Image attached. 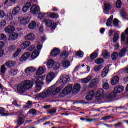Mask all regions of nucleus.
Segmentation results:
<instances>
[{
    "label": "nucleus",
    "instance_id": "obj_16",
    "mask_svg": "<svg viewBox=\"0 0 128 128\" xmlns=\"http://www.w3.org/2000/svg\"><path fill=\"white\" fill-rule=\"evenodd\" d=\"M80 90V85L77 84L75 85L73 88L72 92L74 94H78Z\"/></svg>",
    "mask_w": 128,
    "mask_h": 128
},
{
    "label": "nucleus",
    "instance_id": "obj_31",
    "mask_svg": "<svg viewBox=\"0 0 128 128\" xmlns=\"http://www.w3.org/2000/svg\"><path fill=\"white\" fill-rule=\"evenodd\" d=\"M0 114H1L2 116H10V114L8 113H4L6 112V110H4V108H2L0 107Z\"/></svg>",
    "mask_w": 128,
    "mask_h": 128
},
{
    "label": "nucleus",
    "instance_id": "obj_64",
    "mask_svg": "<svg viewBox=\"0 0 128 128\" xmlns=\"http://www.w3.org/2000/svg\"><path fill=\"white\" fill-rule=\"evenodd\" d=\"M30 114H33V116H35V114H36V111L35 110H30Z\"/></svg>",
    "mask_w": 128,
    "mask_h": 128
},
{
    "label": "nucleus",
    "instance_id": "obj_52",
    "mask_svg": "<svg viewBox=\"0 0 128 128\" xmlns=\"http://www.w3.org/2000/svg\"><path fill=\"white\" fill-rule=\"evenodd\" d=\"M22 52V50L20 49H18L16 52L14 54V58H18V56H20V54Z\"/></svg>",
    "mask_w": 128,
    "mask_h": 128
},
{
    "label": "nucleus",
    "instance_id": "obj_33",
    "mask_svg": "<svg viewBox=\"0 0 128 128\" xmlns=\"http://www.w3.org/2000/svg\"><path fill=\"white\" fill-rule=\"evenodd\" d=\"M6 70H8V68H6V65L4 64L1 66L0 68V72L2 74H6Z\"/></svg>",
    "mask_w": 128,
    "mask_h": 128
},
{
    "label": "nucleus",
    "instance_id": "obj_36",
    "mask_svg": "<svg viewBox=\"0 0 128 128\" xmlns=\"http://www.w3.org/2000/svg\"><path fill=\"white\" fill-rule=\"evenodd\" d=\"M102 56L104 58L108 59L110 58V54L108 52V51L105 50L103 52Z\"/></svg>",
    "mask_w": 128,
    "mask_h": 128
},
{
    "label": "nucleus",
    "instance_id": "obj_27",
    "mask_svg": "<svg viewBox=\"0 0 128 128\" xmlns=\"http://www.w3.org/2000/svg\"><path fill=\"white\" fill-rule=\"evenodd\" d=\"M54 66V61L52 60H49L47 63L48 68H52Z\"/></svg>",
    "mask_w": 128,
    "mask_h": 128
},
{
    "label": "nucleus",
    "instance_id": "obj_51",
    "mask_svg": "<svg viewBox=\"0 0 128 128\" xmlns=\"http://www.w3.org/2000/svg\"><path fill=\"white\" fill-rule=\"evenodd\" d=\"M48 114H56V108L50 109L48 111Z\"/></svg>",
    "mask_w": 128,
    "mask_h": 128
},
{
    "label": "nucleus",
    "instance_id": "obj_2",
    "mask_svg": "<svg viewBox=\"0 0 128 128\" xmlns=\"http://www.w3.org/2000/svg\"><path fill=\"white\" fill-rule=\"evenodd\" d=\"M42 80H44V78L42 76L35 78L36 92H38L42 90V86L44 84V83L42 82Z\"/></svg>",
    "mask_w": 128,
    "mask_h": 128
},
{
    "label": "nucleus",
    "instance_id": "obj_25",
    "mask_svg": "<svg viewBox=\"0 0 128 128\" xmlns=\"http://www.w3.org/2000/svg\"><path fill=\"white\" fill-rule=\"evenodd\" d=\"M126 52H128V48H124V49H122L119 53V58H124V56H126Z\"/></svg>",
    "mask_w": 128,
    "mask_h": 128
},
{
    "label": "nucleus",
    "instance_id": "obj_56",
    "mask_svg": "<svg viewBox=\"0 0 128 128\" xmlns=\"http://www.w3.org/2000/svg\"><path fill=\"white\" fill-rule=\"evenodd\" d=\"M6 24V22L4 20H2L0 21V28H2L5 26Z\"/></svg>",
    "mask_w": 128,
    "mask_h": 128
},
{
    "label": "nucleus",
    "instance_id": "obj_44",
    "mask_svg": "<svg viewBox=\"0 0 128 128\" xmlns=\"http://www.w3.org/2000/svg\"><path fill=\"white\" fill-rule=\"evenodd\" d=\"M104 62V59L102 58H98L96 60H95L96 64H103Z\"/></svg>",
    "mask_w": 128,
    "mask_h": 128
},
{
    "label": "nucleus",
    "instance_id": "obj_40",
    "mask_svg": "<svg viewBox=\"0 0 128 128\" xmlns=\"http://www.w3.org/2000/svg\"><path fill=\"white\" fill-rule=\"evenodd\" d=\"M36 26V23L34 22L29 24L28 28H30V30H34V28Z\"/></svg>",
    "mask_w": 128,
    "mask_h": 128
},
{
    "label": "nucleus",
    "instance_id": "obj_37",
    "mask_svg": "<svg viewBox=\"0 0 128 128\" xmlns=\"http://www.w3.org/2000/svg\"><path fill=\"white\" fill-rule=\"evenodd\" d=\"M38 56H40V52L36 50L32 52L31 58H36Z\"/></svg>",
    "mask_w": 128,
    "mask_h": 128
},
{
    "label": "nucleus",
    "instance_id": "obj_29",
    "mask_svg": "<svg viewBox=\"0 0 128 128\" xmlns=\"http://www.w3.org/2000/svg\"><path fill=\"white\" fill-rule=\"evenodd\" d=\"M126 34L124 33H122L121 36V40L122 42H126V35L128 36V28L125 31Z\"/></svg>",
    "mask_w": 128,
    "mask_h": 128
},
{
    "label": "nucleus",
    "instance_id": "obj_19",
    "mask_svg": "<svg viewBox=\"0 0 128 128\" xmlns=\"http://www.w3.org/2000/svg\"><path fill=\"white\" fill-rule=\"evenodd\" d=\"M94 91L92 90L89 92L88 94L86 96V100H92L94 98Z\"/></svg>",
    "mask_w": 128,
    "mask_h": 128
},
{
    "label": "nucleus",
    "instance_id": "obj_7",
    "mask_svg": "<svg viewBox=\"0 0 128 128\" xmlns=\"http://www.w3.org/2000/svg\"><path fill=\"white\" fill-rule=\"evenodd\" d=\"M43 24H45L46 28H51L52 30H56V24L52 23V22L50 20H44Z\"/></svg>",
    "mask_w": 128,
    "mask_h": 128
},
{
    "label": "nucleus",
    "instance_id": "obj_6",
    "mask_svg": "<svg viewBox=\"0 0 128 128\" xmlns=\"http://www.w3.org/2000/svg\"><path fill=\"white\" fill-rule=\"evenodd\" d=\"M30 22V18H26L22 17L18 18V22L20 26H26Z\"/></svg>",
    "mask_w": 128,
    "mask_h": 128
},
{
    "label": "nucleus",
    "instance_id": "obj_30",
    "mask_svg": "<svg viewBox=\"0 0 128 128\" xmlns=\"http://www.w3.org/2000/svg\"><path fill=\"white\" fill-rule=\"evenodd\" d=\"M110 70L109 67H106L104 70L103 72H102V78H104V76H108V70Z\"/></svg>",
    "mask_w": 128,
    "mask_h": 128
},
{
    "label": "nucleus",
    "instance_id": "obj_22",
    "mask_svg": "<svg viewBox=\"0 0 128 128\" xmlns=\"http://www.w3.org/2000/svg\"><path fill=\"white\" fill-rule=\"evenodd\" d=\"M32 44V43L28 41H26L21 44V48L23 50H26L27 48H28Z\"/></svg>",
    "mask_w": 128,
    "mask_h": 128
},
{
    "label": "nucleus",
    "instance_id": "obj_26",
    "mask_svg": "<svg viewBox=\"0 0 128 128\" xmlns=\"http://www.w3.org/2000/svg\"><path fill=\"white\" fill-rule=\"evenodd\" d=\"M62 66L63 68H68L70 66V62L68 60H64L62 62Z\"/></svg>",
    "mask_w": 128,
    "mask_h": 128
},
{
    "label": "nucleus",
    "instance_id": "obj_15",
    "mask_svg": "<svg viewBox=\"0 0 128 128\" xmlns=\"http://www.w3.org/2000/svg\"><path fill=\"white\" fill-rule=\"evenodd\" d=\"M54 73L51 72L49 73V74L47 76L46 78V80L47 82H51L54 78Z\"/></svg>",
    "mask_w": 128,
    "mask_h": 128
},
{
    "label": "nucleus",
    "instance_id": "obj_34",
    "mask_svg": "<svg viewBox=\"0 0 128 128\" xmlns=\"http://www.w3.org/2000/svg\"><path fill=\"white\" fill-rule=\"evenodd\" d=\"M104 92L103 89H100L97 91V96H98L99 98H102V96H104Z\"/></svg>",
    "mask_w": 128,
    "mask_h": 128
},
{
    "label": "nucleus",
    "instance_id": "obj_59",
    "mask_svg": "<svg viewBox=\"0 0 128 128\" xmlns=\"http://www.w3.org/2000/svg\"><path fill=\"white\" fill-rule=\"evenodd\" d=\"M80 120L82 121L86 120V122H94V119H90V118L86 119L84 118H80Z\"/></svg>",
    "mask_w": 128,
    "mask_h": 128
},
{
    "label": "nucleus",
    "instance_id": "obj_4",
    "mask_svg": "<svg viewBox=\"0 0 128 128\" xmlns=\"http://www.w3.org/2000/svg\"><path fill=\"white\" fill-rule=\"evenodd\" d=\"M72 92V86H68L66 87L60 94V98H64V96L70 94Z\"/></svg>",
    "mask_w": 128,
    "mask_h": 128
},
{
    "label": "nucleus",
    "instance_id": "obj_18",
    "mask_svg": "<svg viewBox=\"0 0 128 128\" xmlns=\"http://www.w3.org/2000/svg\"><path fill=\"white\" fill-rule=\"evenodd\" d=\"M46 72V68L44 67H40L36 72V76H42Z\"/></svg>",
    "mask_w": 128,
    "mask_h": 128
},
{
    "label": "nucleus",
    "instance_id": "obj_61",
    "mask_svg": "<svg viewBox=\"0 0 128 128\" xmlns=\"http://www.w3.org/2000/svg\"><path fill=\"white\" fill-rule=\"evenodd\" d=\"M103 88L104 90H108L110 88V85H108V84L106 82L103 84Z\"/></svg>",
    "mask_w": 128,
    "mask_h": 128
},
{
    "label": "nucleus",
    "instance_id": "obj_49",
    "mask_svg": "<svg viewBox=\"0 0 128 128\" xmlns=\"http://www.w3.org/2000/svg\"><path fill=\"white\" fill-rule=\"evenodd\" d=\"M14 20L12 14L10 13L8 14L7 15V20H8V22H10V20Z\"/></svg>",
    "mask_w": 128,
    "mask_h": 128
},
{
    "label": "nucleus",
    "instance_id": "obj_38",
    "mask_svg": "<svg viewBox=\"0 0 128 128\" xmlns=\"http://www.w3.org/2000/svg\"><path fill=\"white\" fill-rule=\"evenodd\" d=\"M68 53L66 51L63 52L61 54V57L64 60H66V58H68Z\"/></svg>",
    "mask_w": 128,
    "mask_h": 128
},
{
    "label": "nucleus",
    "instance_id": "obj_48",
    "mask_svg": "<svg viewBox=\"0 0 128 128\" xmlns=\"http://www.w3.org/2000/svg\"><path fill=\"white\" fill-rule=\"evenodd\" d=\"M98 56V54L96 52H94L93 54H91L90 56V58L91 60H95V58H96Z\"/></svg>",
    "mask_w": 128,
    "mask_h": 128
},
{
    "label": "nucleus",
    "instance_id": "obj_35",
    "mask_svg": "<svg viewBox=\"0 0 128 128\" xmlns=\"http://www.w3.org/2000/svg\"><path fill=\"white\" fill-rule=\"evenodd\" d=\"M113 20H114V16H111L107 21V22H106L107 26H112V22Z\"/></svg>",
    "mask_w": 128,
    "mask_h": 128
},
{
    "label": "nucleus",
    "instance_id": "obj_12",
    "mask_svg": "<svg viewBox=\"0 0 128 128\" xmlns=\"http://www.w3.org/2000/svg\"><path fill=\"white\" fill-rule=\"evenodd\" d=\"M30 54L28 52H26L24 53L22 56L20 58V62H26V60H28L30 58Z\"/></svg>",
    "mask_w": 128,
    "mask_h": 128
},
{
    "label": "nucleus",
    "instance_id": "obj_58",
    "mask_svg": "<svg viewBox=\"0 0 128 128\" xmlns=\"http://www.w3.org/2000/svg\"><path fill=\"white\" fill-rule=\"evenodd\" d=\"M102 66H96L94 68V72H100V70H102Z\"/></svg>",
    "mask_w": 128,
    "mask_h": 128
},
{
    "label": "nucleus",
    "instance_id": "obj_63",
    "mask_svg": "<svg viewBox=\"0 0 128 128\" xmlns=\"http://www.w3.org/2000/svg\"><path fill=\"white\" fill-rule=\"evenodd\" d=\"M96 84L93 81H92L89 84L90 88H94V86H96Z\"/></svg>",
    "mask_w": 128,
    "mask_h": 128
},
{
    "label": "nucleus",
    "instance_id": "obj_14",
    "mask_svg": "<svg viewBox=\"0 0 128 128\" xmlns=\"http://www.w3.org/2000/svg\"><path fill=\"white\" fill-rule=\"evenodd\" d=\"M4 30L6 34H12L16 30V28L14 26H9L5 28Z\"/></svg>",
    "mask_w": 128,
    "mask_h": 128
},
{
    "label": "nucleus",
    "instance_id": "obj_41",
    "mask_svg": "<svg viewBox=\"0 0 128 128\" xmlns=\"http://www.w3.org/2000/svg\"><path fill=\"white\" fill-rule=\"evenodd\" d=\"M112 60H118V53L115 52L112 56Z\"/></svg>",
    "mask_w": 128,
    "mask_h": 128
},
{
    "label": "nucleus",
    "instance_id": "obj_8",
    "mask_svg": "<svg viewBox=\"0 0 128 128\" xmlns=\"http://www.w3.org/2000/svg\"><path fill=\"white\" fill-rule=\"evenodd\" d=\"M56 85L52 86L51 87H50V92L52 93V94L53 96H56V94H58V92H60L61 90L60 88H56Z\"/></svg>",
    "mask_w": 128,
    "mask_h": 128
},
{
    "label": "nucleus",
    "instance_id": "obj_46",
    "mask_svg": "<svg viewBox=\"0 0 128 128\" xmlns=\"http://www.w3.org/2000/svg\"><path fill=\"white\" fill-rule=\"evenodd\" d=\"M122 6V1H120V0L117 1L116 3V6L117 8H121Z\"/></svg>",
    "mask_w": 128,
    "mask_h": 128
},
{
    "label": "nucleus",
    "instance_id": "obj_13",
    "mask_svg": "<svg viewBox=\"0 0 128 128\" xmlns=\"http://www.w3.org/2000/svg\"><path fill=\"white\" fill-rule=\"evenodd\" d=\"M36 68L34 67H29L26 70L25 73L26 76H30V74H32L34 72H36Z\"/></svg>",
    "mask_w": 128,
    "mask_h": 128
},
{
    "label": "nucleus",
    "instance_id": "obj_55",
    "mask_svg": "<svg viewBox=\"0 0 128 128\" xmlns=\"http://www.w3.org/2000/svg\"><path fill=\"white\" fill-rule=\"evenodd\" d=\"M50 16L52 18H58V14L56 13L50 14Z\"/></svg>",
    "mask_w": 128,
    "mask_h": 128
},
{
    "label": "nucleus",
    "instance_id": "obj_9",
    "mask_svg": "<svg viewBox=\"0 0 128 128\" xmlns=\"http://www.w3.org/2000/svg\"><path fill=\"white\" fill-rule=\"evenodd\" d=\"M38 12H40L39 6L33 5L30 8V12L33 14H36Z\"/></svg>",
    "mask_w": 128,
    "mask_h": 128
},
{
    "label": "nucleus",
    "instance_id": "obj_20",
    "mask_svg": "<svg viewBox=\"0 0 128 128\" xmlns=\"http://www.w3.org/2000/svg\"><path fill=\"white\" fill-rule=\"evenodd\" d=\"M6 66L9 68H14L16 66V62L14 61H8L6 62Z\"/></svg>",
    "mask_w": 128,
    "mask_h": 128
},
{
    "label": "nucleus",
    "instance_id": "obj_47",
    "mask_svg": "<svg viewBox=\"0 0 128 128\" xmlns=\"http://www.w3.org/2000/svg\"><path fill=\"white\" fill-rule=\"evenodd\" d=\"M84 54L82 51H79L76 52V56L78 58H82Z\"/></svg>",
    "mask_w": 128,
    "mask_h": 128
},
{
    "label": "nucleus",
    "instance_id": "obj_60",
    "mask_svg": "<svg viewBox=\"0 0 128 128\" xmlns=\"http://www.w3.org/2000/svg\"><path fill=\"white\" fill-rule=\"evenodd\" d=\"M6 16V14L3 10H0V18H4Z\"/></svg>",
    "mask_w": 128,
    "mask_h": 128
},
{
    "label": "nucleus",
    "instance_id": "obj_23",
    "mask_svg": "<svg viewBox=\"0 0 128 128\" xmlns=\"http://www.w3.org/2000/svg\"><path fill=\"white\" fill-rule=\"evenodd\" d=\"M60 54V50L58 48L54 49V50L51 52L52 56L54 57L57 56H59Z\"/></svg>",
    "mask_w": 128,
    "mask_h": 128
},
{
    "label": "nucleus",
    "instance_id": "obj_1",
    "mask_svg": "<svg viewBox=\"0 0 128 128\" xmlns=\"http://www.w3.org/2000/svg\"><path fill=\"white\" fill-rule=\"evenodd\" d=\"M34 86V83L30 80H26L22 82V84H18L17 86V90L18 94L20 96L26 94V90H30Z\"/></svg>",
    "mask_w": 128,
    "mask_h": 128
},
{
    "label": "nucleus",
    "instance_id": "obj_62",
    "mask_svg": "<svg viewBox=\"0 0 128 128\" xmlns=\"http://www.w3.org/2000/svg\"><path fill=\"white\" fill-rule=\"evenodd\" d=\"M34 48H36V46H34V45H32L29 48H28V52H32V50H34Z\"/></svg>",
    "mask_w": 128,
    "mask_h": 128
},
{
    "label": "nucleus",
    "instance_id": "obj_54",
    "mask_svg": "<svg viewBox=\"0 0 128 128\" xmlns=\"http://www.w3.org/2000/svg\"><path fill=\"white\" fill-rule=\"evenodd\" d=\"M10 38L11 40H16L18 38V34L15 33L12 34L10 36Z\"/></svg>",
    "mask_w": 128,
    "mask_h": 128
},
{
    "label": "nucleus",
    "instance_id": "obj_32",
    "mask_svg": "<svg viewBox=\"0 0 128 128\" xmlns=\"http://www.w3.org/2000/svg\"><path fill=\"white\" fill-rule=\"evenodd\" d=\"M104 12H108L110 10L112 9V6H110V4H104Z\"/></svg>",
    "mask_w": 128,
    "mask_h": 128
},
{
    "label": "nucleus",
    "instance_id": "obj_50",
    "mask_svg": "<svg viewBox=\"0 0 128 128\" xmlns=\"http://www.w3.org/2000/svg\"><path fill=\"white\" fill-rule=\"evenodd\" d=\"M16 50V46L14 45L11 46L9 47L8 52H12Z\"/></svg>",
    "mask_w": 128,
    "mask_h": 128
},
{
    "label": "nucleus",
    "instance_id": "obj_24",
    "mask_svg": "<svg viewBox=\"0 0 128 128\" xmlns=\"http://www.w3.org/2000/svg\"><path fill=\"white\" fill-rule=\"evenodd\" d=\"M120 82V78L118 76H116L113 78V79L111 81V84L112 86H116V84H118V82Z\"/></svg>",
    "mask_w": 128,
    "mask_h": 128
},
{
    "label": "nucleus",
    "instance_id": "obj_28",
    "mask_svg": "<svg viewBox=\"0 0 128 128\" xmlns=\"http://www.w3.org/2000/svg\"><path fill=\"white\" fill-rule=\"evenodd\" d=\"M20 12V8L18 6H16L13 10L12 14L14 16H16L18 14H19Z\"/></svg>",
    "mask_w": 128,
    "mask_h": 128
},
{
    "label": "nucleus",
    "instance_id": "obj_53",
    "mask_svg": "<svg viewBox=\"0 0 128 128\" xmlns=\"http://www.w3.org/2000/svg\"><path fill=\"white\" fill-rule=\"evenodd\" d=\"M10 76H16V74H18V71L16 70H12L10 71Z\"/></svg>",
    "mask_w": 128,
    "mask_h": 128
},
{
    "label": "nucleus",
    "instance_id": "obj_43",
    "mask_svg": "<svg viewBox=\"0 0 128 128\" xmlns=\"http://www.w3.org/2000/svg\"><path fill=\"white\" fill-rule=\"evenodd\" d=\"M118 38H120V35H118V34L116 33L114 35V38L113 40L114 42H117L118 40Z\"/></svg>",
    "mask_w": 128,
    "mask_h": 128
},
{
    "label": "nucleus",
    "instance_id": "obj_57",
    "mask_svg": "<svg viewBox=\"0 0 128 128\" xmlns=\"http://www.w3.org/2000/svg\"><path fill=\"white\" fill-rule=\"evenodd\" d=\"M32 106V102L30 101H28L27 104L24 106L25 108H30V106Z\"/></svg>",
    "mask_w": 128,
    "mask_h": 128
},
{
    "label": "nucleus",
    "instance_id": "obj_45",
    "mask_svg": "<svg viewBox=\"0 0 128 128\" xmlns=\"http://www.w3.org/2000/svg\"><path fill=\"white\" fill-rule=\"evenodd\" d=\"M8 40V38H6V36L4 34H0V40H4L6 42Z\"/></svg>",
    "mask_w": 128,
    "mask_h": 128
},
{
    "label": "nucleus",
    "instance_id": "obj_10",
    "mask_svg": "<svg viewBox=\"0 0 128 128\" xmlns=\"http://www.w3.org/2000/svg\"><path fill=\"white\" fill-rule=\"evenodd\" d=\"M26 40H30V42H34L36 40V36L32 33H30L25 36Z\"/></svg>",
    "mask_w": 128,
    "mask_h": 128
},
{
    "label": "nucleus",
    "instance_id": "obj_17",
    "mask_svg": "<svg viewBox=\"0 0 128 128\" xmlns=\"http://www.w3.org/2000/svg\"><path fill=\"white\" fill-rule=\"evenodd\" d=\"M30 6H32V4L28 2L26 4L25 6H24L22 8V12H28V10L30 8Z\"/></svg>",
    "mask_w": 128,
    "mask_h": 128
},
{
    "label": "nucleus",
    "instance_id": "obj_21",
    "mask_svg": "<svg viewBox=\"0 0 128 128\" xmlns=\"http://www.w3.org/2000/svg\"><path fill=\"white\" fill-rule=\"evenodd\" d=\"M92 80V76H89L87 78L82 79V82L83 84H88V82Z\"/></svg>",
    "mask_w": 128,
    "mask_h": 128
},
{
    "label": "nucleus",
    "instance_id": "obj_5",
    "mask_svg": "<svg viewBox=\"0 0 128 128\" xmlns=\"http://www.w3.org/2000/svg\"><path fill=\"white\" fill-rule=\"evenodd\" d=\"M124 90V86H117L114 90V92L111 94V98H114L118 96L117 94H120V92H122Z\"/></svg>",
    "mask_w": 128,
    "mask_h": 128
},
{
    "label": "nucleus",
    "instance_id": "obj_11",
    "mask_svg": "<svg viewBox=\"0 0 128 128\" xmlns=\"http://www.w3.org/2000/svg\"><path fill=\"white\" fill-rule=\"evenodd\" d=\"M60 82L66 84L70 82V76L68 75L62 76L60 78Z\"/></svg>",
    "mask_w": 128,
    "mask_h": 128
},
{
    "label": "nucleus",
    "instance_id": "obj_3",
    "mask_svg": "<svg viewBox=\"0 0 128 128\" xmlns=\"http://www.w3.org/2000/svg\"><path fill=\"white\" fill-rule=\"evenodd\" d=\"M51 94L52 92H50V90L48 89H46L42 92L36 95V98H38V100L40 98L42 100H46V98H50Z\"/></svg>",
    "mask_w": 128,
    "mask_h": 128
},
{
    "label": "nucleus",
    "instance_id": "obj_39",
    "mask_svg": "<svg viewBox=\"0 0 128 128\" xmlns=\"http://www.w3.org/2000/svg\"><path fill=\"white\" fill-rule=\"evenodd\" d=\"M120 21L116 19L115 18L113 21V24L115 28H118L120 26Z\"/></svg>",
    "mask_w": 128,
    "mask_h": 128
},
{
    "label": "nucleus",
    "instance_id": "obj_42",
    "mask_svg": "<svg viewBox=\"0 0 128 128\" xmlns=\"http://www.w3.org/2000/svg\"><path fill=\"white\" fill-rule=\"evenodd\" d=\"M24 124V119L22 118H20L18 120V126H22Z\"/></svg>",
    "mask_w": 128,
    "mask_h": 128
}]
</instances>
